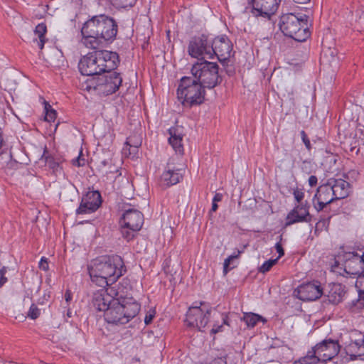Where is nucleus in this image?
Returning <instances> with one entry per match:
<instances>
[{
    "mask_svg": "<svg viewBox=\"0 0 364 364\" xmlns=\"http://www.w3.org/2000/svg\"><path fill=\"white\" fill-rule=\"evenodd\" d=\"M168 132L170 134L169 144L176 153L183 154L182 136L180 134H176V130L174 128L169 129Z\"/></svg>",
    "mask_w": 364,
    "mask_h": 364,
    "instance_id": "25",
    "label": "nucleus"
},
{
    "mask_svg": "<svg viewBox=\"0 0 364 364\" xmlns=\"http://www.w3.org/2000/svg\"><path fill=\"white\" fill-rule=\"evenodd\" d=\"M46 150L44 151L43 157L46 158V163L48 166L53 170V171H57L59 168V164L54 161V159L50 156H46Z\"/></svg>",
    "mask_w": 364,
    "mask_h": 364,
    "instance_id": "37",
    "label": "nucleus"
},
{
    "mask_svg": "<svg viewBox=\"0 0 364 364\" xmlns=\"http://www.w3.org/2000/svg\"><path fill=\"white\" fill-rule=\"evenodd\" d=\"M39 268L44 270V271H46L48 269L49 267H48V259L43 257L40 262H39Z\"/></svg>",
    "mask_w": 364,
    "mask_h": 364,
    "instance_id": "43",
    "label": "nucleus"
},
{
    "mask_svg": "<svg viewBox=\"0 0 364 364\" xmlns=\"http://www.w3.org/2000/svg\"><path fill=\"white\" fill-rule=\"evenodd\" d=\"M242 253V251L238 250L237 254L232 255L226 258L223 263V274L226 275L230 270H231L234 267H230L231 262L237 258Z\"/></svg>",
    "mask_w": 364,
    "mask_h": 364,
    "instance_id": "33",
    "label": "nucleus"
},
{
    "mask_svg": "<svg viewBox=\"0 0 364 364\" xmlns=\"http://www.w3.org/2000/svg\"><path fill=\"white\" fill-rule=\"evenodd\" d=\"M223 324H221V325L214 324L210 331V333L212 334H215L217 333L221 332V331H223Z\"/></svg>",
    "mask_w": 364,
    "mask_h": 364,
    "instance_id": "46",
    "label": "nucleus"
},
{
    "mask_svg": "<svg viewBox=\"0 0 364 364\" xmlns=\"http://www.w3.org/2000/svg\"><path fill=\"white\" fill-rule=\"evenodd\" d=\"M84 55L78 64L79 70L83 75H101L108 70H114L119 63L116 52L95 49Z\"/></svg>",
    "mask_w": 364,
    "mask_h": 364,
    "instance_id": "3",
    "label": "nucleus"
},
{
    "mask_svg": "<svg viewBox=\"0 0 364 364\" xmlns=\"http://www.w3.org/2000/svg\"><path fill=\"white\" fill-rule=\"evenodd\" d=\"M222 320H223V325H229L228 323V316L225 314H219Z\"/></svg>",
    "mask_w": 364,
    "mask_h": 364,
    "instance_id": "49",
    "label": "nucleus"
},
{
    "mask_svg": "<svg viewBox=\"0 0 364 364\" xmlns=\"http://www.w3.org/2000/svg\"><path fill=\"white\" fill-rule=\"evenodd\" d=\"M211 40L212 38H210L208 35L205 34H200L192 37L188 45V53L195 58H203L207 57L210 59V51H213Z\"/></svg>",
    "mask_w": 364,
    "mask_h": 364,
    "instance_id": "10",
    "label": "nucleus"
},
{
    "mask_svg": "<svg viewBox=\"0 0 364 364\" xmlns=\"http://www.w3.org/2000/svg\"><path fill=\"white\" fill-rule=\"evenodd\" d=\"M102 204L101 194L97 191H88L82 198L77 214H87L97 210Z\"/></svg>",
    "mask_w": 364,
    "mask_h": 364,
    "instance_id": "17",
    "label": "nucleus"
},
{
    "mask_svg": "<svg viewBox=\"0 0 364 364\" xmlns=\"http://www.w3.org/2000/svg\"><path fill=\"white\" fill-rule=\"evenodd\" d=\"M154 316H155V313L154 311H152V312H149L145 318H144V323H146V325H149L151 323L153 318H154Z\"/></svg>",
    "mask_w": 364,
    "mask_h": 364,
    "instance_id": "44",
    "label": "nucleus"
},
{
    "mask_svg": "<svg viewBox=\"0 0 364 364\" xmlns=\"http://www.w3.org/2000/svg\"><path fill=\"white\" fill-rule=\"evenodd\" d=\"M111 71L105 72L104 73L107 74L99 77L95 86V89L98 90L106 95L114 93L119 88L122 82L120 73Z\"/></svg>",
    "mask_w": 364,
    "mask_h": 364,
    "instance_id": "11",
    "label": "nucleus"
},
{
    "mask_svg": "<svg viewBox=\"0 0 364 364\" xmlns=\"http://www.w3.org/2000/svg\"><path fill=\"white\" fill-rule=\"evenodd\" d=\"M317 181H318L317 177L315 176H311L309 178V184L311 187L315 186L317 184Z\"/></svg>",
    "mask_w": 364,
    "mask_h": 364,
    "instance_id": "47",
    "label": "nucleus"
},
{
    "mask_svg": "<svg viewBox=\"0 0 364 364\" xmlns=\"http://www.w3.org/2000/svg\"><path fill=\"white\" fill-rule=\"evenodd\" d=\"M118 296V293L113 288L107 289H101L93 294L92 304L94 308L99 311H105L111 306L114 296Z\"/></svg>",
    "mask_w": 364,
    "mask_h": 364,
    "instance_id": "15",
    "label": "nucleus"
},
{
    "mask_svg": "<svg viewBox=\"0 0 364 364\" xmlns=\"http://www.w3.org/2000/svg\"><path fill=\"white\" fill-rule=\"evenodd\" d=\"M87 269L92 282L102 287L114 284L127 272L122 258L116 255L92 259Z\"/></svg>",
    "mask_w": 364,
    "mask_h": 364,
    "instance_id": "2",
    "label": "nucleus"
},
{
    "mask_svg": "<svg viewBox=\"0 0 364 364\" xmlns=\"http://www.w3.org/2000/svg\"><path fill=\"white\" fill-rule=\"evenodd\" d=\"M275 249L279 254V257H277L278 259L282 257L284 255V250L282 247V244L279 242L276 243Z\"/></svg>",
    "mask_w": 364,
    "mask_h": 364,
    "instance_id": "45",
    "label": "nucleus"
},
{
    "mask_svg": "<svg viewBox=\"0 0 364 364\" xmlns=\"http://www.w3.org/2000/svg\"><path fill=\"white\" fill-rule=\"evenodd\" d=\"M333 162L334 164L336 163L337 161V156H332L331 159V162Z\"/></svg>",
    "mask_w": 364,
    "mask_h": 364,
    "instance_id": "53",
    "label": "nucleus"
},
{
    "mask_svg": "<svg viewBox=\"0 0 364 364\" xmlns=\"http://www.w3.org/2000/svg\"><path fill=\"white\" fill-rule=\"evenodd\" d=\"M295 3H297V4H306L308 3L310 0H293Z\"/></svg>",
    "mask_w": 364,
    "mask_h": 364,
    "instance_id": "52",
    "label": "nucleus"
},
{
    "mask_svg": "<svg viewBox=\"0 0 364 364\" xmlns=\"http://www.w3.org/2000/svg\"><path fill=\"white\" fill-rule=\"evenodd\" d=\"M73 164L78 167L83 166L85 164V159L81 157V154H80L77 158L73 160Z\"/></svg>",
    "mask_w": 364,
    "mask_h": 364,
    "instance_id": "41",
    "label": "nucleus"
},
{
    "mask_svg": "<svg viewBox=\"0 0 364 364\" xmlns=\"http://www.w3.org/2000/svg\"><path fill=\"white\" fill-rule=\"evenodd\" d=\"M222 199H223V194L217 193L215 194V196L213 197V202L218 203V202L221 201Z\"/></svg>",
    "mask_w": 364,
    "mask_h": 364,
    "instance_id": "48",
    "label": "nucleus"
},
{
    "mask_svg": "<svg viewBox=\"0 0 364 364\" xmlns=\"http://www.w3.org/2000/svg\"><path fill=\"white\" fill-rule=\"evenodd\" d=\"M143 223L144 215L139 210H126L119 220L122 237L127 241L132 240L135 233L141 230Z\"/></svg>",
    "mask_w": 364,
    "mask_h": 364,
    "instance_id": "8",
    "label": "nucleus"
},
{
    "mask_svg": "<svg viewBox=\"0 0 364 364\" xmlns=\"http://www.w3.org/2000/svg\"><path fill=\"white\" fill-rule=\"evenodd\" d=\"M199 304L200 306L196 305L189 307L186 315L185 322L188 326L196 327L201 331L209 322L212 309L207 308L203 302Z\"/></svg>",
    "mask_w": 364,
    "mask_h": 364,
    "instance_id": "9",
    "label": "nucleus"
},
{
    "mask_svg": "<svg viewBox=\"0 0 364 364\" xmlns=\"http://www.w3.org/2000/svg\"><path fill=\"white\" fill-rule=\"evenodd\" d=\"M343 270L346 274L356 276L364 274V259L355 252L346 253L344 256Z\"/></svg>",
    "mask_w": 364,
    "mask_h": 364,
    "instance_id": "16",
    "label": "nucleus"
},
{
    "mask_svg": "<svg viewBox=\"0 0 364 364\" xmlns=\"http://www.w3.org/2000/svg\"><path fill=\"white\" fill-rule=\"evenodd\" d=\"M320 61L322 64L329 63L331 66L332 63H337L338 58L333 55V51L328 50L327 51H323L321 53Z\"/></svg>",
    "mask_w": 364,
    "mask_h": 364,
    "instance_id": "31",
    "label": "nucleus"
},
{
    "mask_svg": "<svg viewBox=\"0 0 364 364\" xmlns=\"http://www.w3.org/2000/svg\"><path fill=\"white\" fill-rule=\"evenodd\" d=\"M40 315V309L37 307L35 304H32L30 306L28 316L31 319L37 318Z\"/></svg>",
    "mask_w": 364,
    "mask_h": 364,
    "instance_id": "38",
    "label": "nucleus"
},
{
    "mask_svg": "<svg viewBox=\"0 0 364 364\" xmlns=\"http://www.w3.org/2000/svg\"><path fill=\"white\" fill-rule=\"evenodd\" d=\"M308 16L301 13H287L281 16L279 28L284 36L296 41H305L309 36Z\"/></svg>",
    "mask_w": 364,
    "mask_h": 364,
    "instance_id": "5",
    "label": "nucleus"
},
{
    "mask_svg": "<svg viewBox=\"0 0 364 364\" xmlns=\"http://www.w3.org/2000/svg\"><path fill=\"white\" fill-rule=\"evenodd\" d=\"M329 225V218H323L319 220L316 223L315 226V234H318L320 232H321L323 230L327 229Z\"/></svg>",
    "mask_w": 364,
    "mask_h": 364,
    "instance_id": "35",
    "label": "nucleus"
},
{
    "mask_svg": "<svg viewBox=\"0 0 364 364\" xmlns=\"http://www.w3.org/2000/svg\"><path fill=\"white\" fill-rule=\"evenodd\" d=\"M105 313V319L109 323L126 324L139 312L141 306L132 297L120 296L110 303Z\"/></svg>",
    "mask_w": 364,
    "mask_h": 364,
    "instance_id": "4",
    "label": "nucleus"
},
{
    "mask_svg": "<svg viewBox=\"0 0 364 364\" xmlns=\"http://www.w3.org/2000/svg\"><path fill=\"white\" fill-rule=\"evenodd\" d=\"M355 287L358 291V302L364 306V273L357 278Z\"/></svg>",
    "mask_w": 364,
    "mask_h": 364,
    "instance_id": "30",
    "label": "nucleus"
},
{
    "mask_svg": "<svg viewBox=\"0 0 364 364\" xmlns=\"http://www.w3.org/2000/svg\"><path fill=\"white\" fill-rule=\"evenodd\" d=\"M344 294L345 292L342 285L338 283H334L330 286L327 296L328 297L329 301L331 303L338 304L341 301Z\"/></svg>",
    "mask_w": 364,
    "mask_h": 364,
    "instance_id": "24",
    "label": "nucleus"
},
{
    "mask_svg": "<svg viewBox=\"0 0 364 364\" xmlns=\"http://www.w3.org/2000/svg\"><path fill=\"white\" fill-rule=\"evenodd\" d=\"M344 350L352 360L364 355V336H360L357 339L351 340L346 345Z\"/></svg>",
    "mask_w": 364,
    "mask_h": 364,
    "instance_id": "22",
    "label": "nucleus"
},
{
    "mask_svg": "<svg viewBox=\"0 0 364 364\" xmlns=\"http://www.w3.org/2000/svg\"><path fill=\"white\" fill-rule=\"evenodd\" d=\"M293 195L294 196L295 200L298 203H301L304 197V193L302 190H300L299 188H296L293 191Z\"/></svg>",
    "mask_w": 364,
    "mask_h": 364,
    "instance_id": "39",
    "label": "nucleus"
},
{
    "mask_svg": "<svg viewBox=\"0 0 364 364\" xmlns=\"http://www.w3.org/2000/svg\"><path fill=\"white\" fill-rule=\"evenodd\" d=\"M321 362H327L336 357L340 352L341 346L337 340L324 339L313 347Z\"/></svg>",
    "mask_w": 364,
    "mask_h": 364,
    "instance_id": "14",
    "label": "nucleus"
},
{
    "mask_svg": "<svg viewBox=\"0 0 364 364\" xmlns=\"http://www.w3.org/2000/svg\"><path fill=\"white\" fill-rule=\"evenodd\" d=\"M65 299L66 302H69L72 299V294L70 290H67L65 293Z\"/></svg>",
    "mask_w": 364,
    "mask_h": 364,
    "instance_id": "50",
    "label": "nucleus"
},
{
    "mask_svg": "<svg viewBox=\"0 0 364 364\" xmlns=\"http://www.w3.org/2000/svg\"><path fill=\"white\" fill-rule=\"evenodd\" d=\"M321 360L314 348L309 350L306 355L294 362V364H317Z\"/></svg>",
    "mask_w": 364,
    "mask_h": 364,
    "instance_id": "28",
    "label": "nucleus"
},
{
    "mask_svg": "<svg viewBox=\"0 0 364 364\" xmlns=\"http://www.w3.org/2000/svg\"><path fill=\"white\" fill-rule=\"evenodd\" d=\"M216 63L202 60L193 65L191 74L193 79L205 88L212 89L221 82Z\"/></svg>",
    "mask_w": 364,
    "mask_h": 364,
    "instance_id": "7",
    "label": "nucleus"
},
{
    "mask_svg": "<svg viewBox=\"0 0 364 364\" xmlns=\"http://www.w3.org/2000/svg\"><path fill=\"white\" fill-rule=\"evenodd\" d=\"M185 170L176 168L170 163H168L164 173L161 176V186L167 188L176 185L183 178Z\"/></svg>",
    "mask_w": 364,
    "mask_h": 364,
    "instance_id": "21",
    "label": "nucleus"
},
{
    "mask_svg": "<svg viewBox=\"0 0 364 364\" xmlns=\"http://www.w3.org/2000/svg\"><path fill=\"white\" fill-rule=\"evenodd\" d=\"M6 272L7 270L5 267H3L0 269V287H1L7 282V278L5 277Z\"/></svg>",
    "mask_w": 364,
    "mask_h": 364,
    "instance_id": "42",
    "label": "nucleus"
},
{
    "mask_svg": "<svg viewBox=\"0 0 364 364\" xmlns=\"http://www.w3.org/2000/svg\"><path fill=\"white\" fill-rule=\"evenodd\" d=\"M44 109H45V120L48 122H54L57 117V112L55 109H53L51 105L47 102H44Z\"/></svg>",
    "mask_w": 364,
    "mask_h": 364,
    "instance_id": "32",
    "label": "nucleus"
},
{
    "mask_svg": "<svg viewBox=\"0 0 364 364\" xmlns=\"http://www.w3.org/2000/svg\"><path fill=\"white\" fill-rule=\"evenodd\" d=\"M301 139H302V141L306 146V148L308 149V150H311V142H310V140L309 139L306 132L302 130L301 132Z\"/></svg>",
    "mask_w": 364,
    "mask_h": 364,
    "instance_id": "40",
    "label": "nucleus"
},
{
    "mask_svg": "<svg viewBox=\"0 0 364 364\" xmlns=\"http://www.w3.org/2000/svg\"><path fill=\"white\" fill-rule=\"evenodd\" d=\"M211 58L215 56L221 63L225 62L231 57L232 44L226 36H217L211 40Z\"/></svg>",
    "mask_w": 364,
    "mask_h": 364,
    "instance_id": "12",
    "label": "nucleus"
},
{
    "mask_svg": "<svg viewBox=\"0 0 364 364\" xmlns=\"http://www.w3.org/2000/svg\"><path fill=\"white\" fill-rule=\"evenodd\" d=\"M218 208V206L217 203L213 202L212 203L211 211L215 212L217 210Z\"/></svg>",
    "mask_w": 364,
    "mask_h": 364,
    "instance_id": "51",
    "label": "nucleus"
},
{
    "mask_svg": "<svg viewBox=\"0 0 364 364\" xmlns=\"http://www.w3.org/2000/svg\"><path fill=\"white\" fill-rule=\"evenodd\" d=\"M311 216L309 212V206L303 203L296 205L287 215L285 227L294 223L310 222Z\"/></svg>",
    "mask_w": 364,
    "mask_h": 364,
    "instance_id": "20",
    "label": "nucleus"
},
{
    "mask_svg": "<svg viewBox=\"0 0 364 364\" xmlns=\"http://www.w3.org/2000/svg\"><path fill=\"white\" fill-rule=\"evenodd\" d=\"M205 88L192 77L184 76L177 89V96L184 107L191 108L204 102Z\"/></svg>",
    "mask_w": 364,
    "mask_h": 364,
    "instance_id": "6",
    "label": "nucleus"
},
{
    "mask_svg": "<svg viewBox=\"0 0 364 364\" xmlns=\"http://www.w3.org/2000/svg\"><path fill=\"white\" fill-rule=\"evenodd\" d=\"M278 258L274 259H269L264 262L262 265L259 268V272L262 273H266L270 270V269L277 264Z\"/></svg>",
    "mask_w": 364,
    "mask_h": 364,
    "instance_id": "36",
    "label": "nucleus"
},
{
    "mask_svg": "<svg viewBox=\"0 0 364 364\" xmlns=\"http://www.w3.org/2000/svg\"><path fill=\"white\" fill-rule=\"evenodd\" d=\"M117 31V23L112 18L95 16L84 23L81 29L82 43L88 48L100 49L105 42H112Z\"/></svg>",
    "mask_w": 364,
    "mask_h": 364,
    "instance_id": "1",
    "label": "nucleus"
},
{
    "mask_svg": "<svg viewBox=\"0 0 364 364\" xmlns=\"http://www.w3.org/2000/svg\"><path fill=\"white\" fill-rule=\"evenodd\" d=\"M141 141L140 139H136L134 140L133 137L129 136L125 142V146L123 148V151L125 154H127V149H128L129 155L134 154L136 153L138 150V147L141 145Z\"/></svg>",
    "mask_w": 364,
    "mask_h": 364,
    "instance_id": "29",
    "label": "nucleus"
},
{
    "mask_svg": "<svg viewBox=\"0 0 364 364\" xmlns=\"http://www.w3.org/2000/svg\"><path fill=\"white\" fill-rule=\"evenodd\" d=\"M331 182V188L336 200H340L348 196L350 183L343 179H336Z\"/></svg>",
    "mask_w": 364,
    "mask_h": 364,
    "instance_id": "23",
    "label": "nucleus"
},
{
    "mask_svg": "<svg viewBox=\"0 0 364 364\" xmlns=\"http://www.w3.org/2000/svg\"><path fill=\"white\" fill-rule=\"evenodd\" d=\"M336 200L331 188L330 181L320 186L313 198V204L317 211L323 210L326 205Z\"/></svg>",
    "mask_w": 364,
    "mask_h": 364,
    "instance_id": "19",
    "label": "nucleus"
},
{
    "mask_svg": "<svg viewBox=\"0 0 364 364\" xmlns=\"http://www.w3.org/2000/svg\"><path fill=\"white\" fill-rule=\"evenodd\" d=\"M241 319L245 322L249 328H254L259 321H262L263 323L267 321V319L262 316L252 312L244 313Z\"/></svg>",
    "mask_w": 364,
    "mask_h": 364,
    "instance_id": "27",
    "label": "nucleus"
},
{
    "mask_svg": "<svg viewBox=\"0 0 364 364\" xmlns=\"http://www.w3.org/2000/svg\"><path fill=\"white\" fill-rule=\"evenodd\" d=\"M102 164L105 166V165H106V161H102Z\"/></svg>",
    "mask_w": 364,
    "mask_h": 364,
    "instance_id": "54",
    "label": "nucleus"
},
{
    "mask_svg": "<svg viewBox=\"0 0 364 364\" xmlns=\"http://www.w3.org/2000/svg\"><path fill=\"white\" fill-rule=\"evenodd\" d=\"M280 0H250L252 14L256 17L269 19L278 9Z\"/></svg>",
    "mask_w": 364,
    "mask_h": 364,
    "instance_id": "13",
    "label": "nucleus"
},
{
    "mask_svg": "<svg viewBox=\"0 0 364 364\" xmlns=\"http://www.w3.org/2000/svg\"><path fill=\"white\" fill-rule=\"evenodd\" d=\"M68 316H70V312H68Z\"/></svg>",
    "mask_w": 364,
    "mask_h": 364,
    "instance_id": "55",
    "label": "nucleus"
},
{
    "mask_svg": "<svg viewBox=\"0 0 364 364\" xmlns=\"http://www.w3.org/2000/svg\"><path fill=\"white\" fill-rule=\"evenodd\" d=\"M111 4L117 8L132 7L136 0H109Z\"/></svg>",
    "mask_w": 364,
    "mask_h": 364,
    "instance_id": "34",
    "label": "nucleus"
},
{
    "mask_svg": "<svg viewBox=\"0 0 364 364\" xmlns=\"http://www.w3.org/2000/svg\"><path fill=\"white\" fill-rule=\"evenodd\" d=\"M323 294L320 284L309 282L299 286L294 291V295L302 301H314Z\"/></svg>",
    "mask_w": 364,
    "mask_h": 364,
    "instance_id": "18",
    "label": "nucleus"
},
{
    "mask_svg": "<svg viewBox=\"0 0 364 364\" xmlns=\"http://www.w3.org/2000/svg\"><path fill=\"white\" fill-rule=\"evenodd\" d=\"M46 31L47 28L44 23H39L36 26L34 32L37 37L33 40V43L36 45L41 50H42L44 47V44L46 40Z\"/></svg>",
    "mask_w": 364,
    "mask_h": 364,
    "instance_id": "26",
    "label": "nucleus"
}]
</instances>
